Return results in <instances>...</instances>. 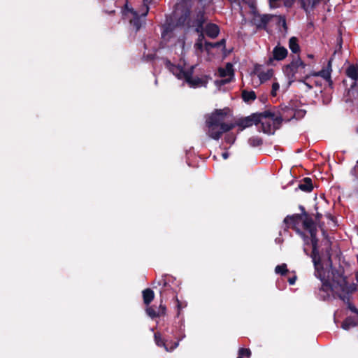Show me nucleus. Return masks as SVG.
Here are the masks:
<instances>
[{"mask_svg": "<svg viewBox=\"0 0 358 358\" xmlns=\"http://www.w3.org/2000/svg\"><path fill=\"white\" fill-rule=\"evenodd\" d=\"M272 17L269 15H256L252 21L258 28H264Z\"/></svg>", "mask_w": 358, "mask_h": 358, "instance_id": "nucleus-12", "label": "nucleus"}, {"mask_svg": "<svg viewBox=\"0 0 358 358\" xmlns=\"http://www.w3.org/2000/svg\"><path fill=\"white\" fill-rule=\"evenodd\" d=\"M178 345V343H174V345L171 348V350H173V349H174V348H176Z\"/></svg>", "mask_w": 358, "mask_h": 358, "instance_id": "nucleus-36", "label": "nucleus"}, {"mask_svg": "<svg viewBox=\"0 0 358 358\" xmlns=\"http://www.w3.org/2000/svg\"><path fill=\"white\" fill-rule=\"evenodd\" d=\"M229 109H216L208 115L206 118L207 135L213 139L218 140L222 135L235 127L236 124L230 122L229 118ZM259 114H252L241 119L236 125L243 130L247 127L258 123Z\"/></svg>", "mask_w": 358, "mask_h": 358, "instance_id": "nucleus-2", "label": "nucleus"}, {"mask_svg": "<svg viewBox=\"0 0 358 358\" xmlns=\"http://www.w3.org/2000/svg\"><path fill=\"white\" fill-rule=\"evenodd\" d=\"M205 32L208 36L212 38H216L219 33L220 29L218 26L213 23H208L205 28L203 27V32Z\"/></svg>", "mask_w": 358, "mask_h": 358, "instance_id": "nucleus-13", "label": "nucleus"}, {"mask_svg": "<svg viewBox=\"0 0 358 358\" xmlns=\"http://www.w3.org/2000/svg\"><path fill=\"white\" fill-rule=\"evenodd\" d=\"M282 24L284 26L285 25V19L282 20Z\"/></svg>", "mask_w": 358, "mask_h": 358, "instance_id": "nucleus-39", "label": "nucleus"}, {"mask_svg": "<svg viewBox=\"0 0 358 358\" xmlns=\"http://www.w3.org/2000/svg\"><path fill=\"white\" fill-rule=\"evenodd\" d=\"M180 43H181V47L183 48L184 47V42L181 41Z\"/></svg>", "mask_w": 358, "mask_h": 358, "instance_id": "nucleus-38", "label": "nucleus"}, {"mask_svg": "<svg viewBox=\"0 0 358 358\" xmlns=\"http://www.w3.org/2000/svg\"><path fill=\"white\" fill-rule=\"evenodd\" d=\"M242 97L245 101L248 102L255 100L256 99V95L253 91L248 92L243 90L242 92Z\"/></svg>", "mask_w": 358, "mask_h": 358, "instance_id": "nucleus-20", "label": "nucleus"}, {"mask_svg": "<svg viewBox=\"0 0 358 358\" xmlns=\"http://www.w3.org/2000/svg\"><path fill=\"white\" fill-rule=\"evenodd\" d=\"M273 72L272 69H267L266 71L262 69L260 66L255 67L253 75L257 76L259 80V83H263L266 80L271 79L273 76Z\"/></svg>", "mask_w": 358, "mask_h": 358, "instance_id": "nucleus-9", "label": "nucleus"}, {"mask_svg": "<svg viewBox=\"0 0 358 358\" xmlns=\"http://www.w3.org/2000/svg\"><path fill=\"white\" fill-rule=\"evenodd\" d=\"M146 313L151 318L159 317L157 310H155L152 306H148L145 309Z\"/></svg>", "mask_w": 358, "mask_h": 358, "instance_id": "nucleus-22", "label": "nucleus"}, {"mask_svg": "<svg viewBox=\"0 0 358 358\" xmlns=\"http://www.w3.org/2000/svg\"><path fill=\"white\" fill-rule=\"evenodd\" d=\"M248 143L251 146L255 147V146L260 145L262 144V141L260 138H259L257 136H253V137H251L248 140Z\"/></svg>", "mask_w": 358, "mask_h": 358, "instance_id": "nucleus-24", "label": "nucleus"}, {"mask_svg": "<svg viewBox=\"0 0 358 358\" xmlns=\"http://www.w3.org/2000/svg\"><path fill=\"white\" fill-rule=\"evenodd\" d=\"M170 31L169 27H166L164 32L162 34L163 37L166 36V34Z\"/></svg>", "mask_w": 358, "mask_h": 358, "instance_id": "nucleus-34", "label": "nucleus"}, {"mask_svg": "<svg viewBox=\"0 0 358 358\" xmlns=\"http://www.w3.org/2000/svg\"><path fill=\"white\" fill-rule=\"evenodd\" d=\"M357 164H358V160H357Z\"/></svg>", "mask_w": 358, "mask_h": 358, "instance_id": "nucleus-41", "label": "nucleus"}, {"mask_svg": "<svg viewBox=\"0 0 358 358\" xmlns=\"http://www.w3.org/2000/svg\"><path fill=\"white\" fill-rule=\"evenodd\" d=\"M287 55V50L284 47L277 45L272 52V57L269 58V62L273 60L280 61L284 59Z\"/></svg>", "mask_w": 358, "mask_h": 358, "instance_id": "nucleus-10", "label": "nucleus"}, {"mask_svg": "<svg viewBox=\"0 0 358 358\" xmlns=\"http://www.w3.org/2000/svg\"><path fill=\"white\" fill-rule=\"evenodd\" d=\"M331 60H329L327 69H322L319 72L314 73V77L320 76L327 81L331 82Z\"/></svg>", "mask_w": 358, "mask_h": 358, "instance_id": "nucleus-14", "label": "nucleus"}, {"mask_svg": "<svg viewBox=\"0 0 358 358\" xmlns=\"http://www.w3.org/2000/svg\"><path fill=\"white\" fill-rule=\"evenodd\" d=\"M289 46L290 50L296 53L299 50V46L297 43V39L295 37H292L289 41Z\"/></svg>", "mask_w": 358, "mask_h": 358, "instance_id": "nucleus-21", "label": "nucleus"}, {"mask_svg": "<svg viewBox=\"0 0 358 358\" xmlns=\"http://www.w3.org/2000/svg\"><path fill=\"white\" fill-rule=\"evenodd\" d=\"M284 222L288 227H292L303 238L306 244H308V238L301 232L299 227L301 224L310 236L313 246L311 257L315 268V275L323 282V288L329 287L339 298L348 305L352 312L358 313L356 308L350 302L349 294L355 288V285H348L345 278L338 271L331 268L330 257L320 262L319 252L317 249V239L316 238L317 229L313 220L306 214L287 216Z\"/></svg>", "mask_w": 358, "mask_h": 358, "instance_id": "nucleus-1", "label": "nucleus"}, {"mask_svg": "<svg viewBox=\"0 0 358 358\" xmlns=\"http://www.w3.org/2000/svg\"><path fill=\"white\" fill-rule=\"evenodd\" d=\"M166 65L173 75H175L179 79H184L189 85L190 87H196L201 85L203 82L201 79L198 78H193L192 76L193 69L192 66H191L189 69H187L185 66L183 67L180 65H173L170 62H167Z\"/></svg>", "mask_w": 358, "mask_h": 358, "instance_id": "nucleus-5", "label": "nucleus"}, {"mask_svg": "<svg viewBox=\"0 0 358 358\" xmlns=\"http://www.w3.org/2000/svg\"><path fill=\"white\" fill-rule=\"evenodd\" d=\"M222 157H223L224 159H227V158H228V156H229V155H228V153H227V152H224V153H222Z\"/></svg>", "mask_w": 358, "mask_h": 358, "instance_id": "nucleus-35", "label": "nucleus"}, {"mask_svg": "<svg viewBox=\"0 0 358 358\" xmlns=\"http://www.w3.org/2000/svg\"><path fill=\"white\" fill-rule=\"evenodd\" d=\"M306 87L307 90H310L313 88L314 85L321 86L322 83L318 80L317 77H314L313 74L306 75L303 80H300Z\"/></svg>", "mask_w": 358, "mask_h": 358, "instance_id": "nucleus-11", "label": "nucleus"}, {"mask_svg": "<svg viewBox=\"0 0 358 358\" xmlns=\"http://www.w3.org/2000/svg\"><path fill=\"white\" fill-rule=\"evenodd\" d=\"M299 188L304 192H310L313 189L311 179L309 178H305L303 182L299 185Z\"/></svg>", "mask_w": 358, "mask_h": 358, "instance_id": "nucleus-19", "label": "nucleus"}, {"mask_svg": "<svg viewBox=\"0 0 358 358\" xmlns=\"http://www.w3.org/2000/svg\"><path fill=\"white\" fill-rule=\"evenodd\" d=\"M275 271L278 274L284 275L287 273V265L285 264H282L281 265H278L275 268Z\"/></svg>", "mask_w": 358, "mask_h": 358, "instance_id": "nucleus-25", "label": "nucleus"}, {"mask_svg": "<svg viewBox=\"0 0 358 358\" xmlns=\"http://www.w3.org/2000/svg\"><path fill=\"white\" fill-rule=\"evenodd\" d=\"M280 88V85L278 83H273L272 85L271 94L275 96L277 94V92Z\"/></svg>", "mask_w": 358, "mask_h": 358, "instance_id": "nucleus-28", "label": "nucleus"}, {"mask_svg": "<svg viewBox=\"0 0 358 358\" xmlns=\"http://www.w3.org/2000/svg\"><path fill=\"white\" fill-rule=\"evenodd\" d=\"M357 280L358 281V274L357 275Z\"/></svg>", "mask_w": 358, "mask_h": 358, "instance_id": "nucleus-40", "label": "nucleus"}, {"mask_svg": "<svg viewBox=\"0 0 358 358\" xmlns=\"http://www.w3.org/2000/svg\"><path fill=\"white\" fill-rule=\"evenodd\" d=\"M159 317L164 315L166 313V306L161 303L157 309Z\"/></svg>", "mask_w": 358, "mask_h": 358, "instance_id": "nucleus-31", "label": "nucleus"}, {"mask_svg": "<svg viewBox=\"0 0 358 358\" xmlns=\"http://www.w3.org/2000/svg\"><path fill=\"white\" fill-rule=\"evenodd\" d=\"M358 324V314L355 317H349L342 324V328L345 330H349Z\"/></svg>", "mask_w": 358, "mask_h": 358, "instance_id": "nucleus-15", "label": "nucleus"}, {"mask_svg": "<svg viewBox=\"0 0 358 358\" xmlns=\"http://www.w3.org/2000/svg\"><path fill=\"white\" fill-rule=\"evenodd\" d=\"M189 16V11L188 10H185L184 13L178 18L177 25L182 27L187 26V27H195L196 31L200 34L194 46L196 50L202 51L203 45L205 43L204 36L203 34V25L206 19L203 11H199L193 21L190 20Z\"/></svg>", "mask_w": 358, "mask_h": 358, "instance_id": "nucleus-3", "label": "nucleus"}, {"mask_svg": "<svg viewBox=\"0 0 358 358\" xmlns=\"http://www.w3.org/2000/svg\"><path fill=\"white\" fill-rule=\"evenodd\" d=\"M150 2H151V0H144L145 8H144V11L141 14V16L145 17L147 15V14L148 13V10H149L148 4L150 3Z\"/></svg>", "mask_w": 358, "mask_h": 358, "instance_id": "nucleus-29", "label": "nucleus"}, {"mask_svg": "<svg viewBox=\"0 0 358 358\" xmlns=\"http://www.w3.org/2000/svg\"><path fill=\"white\" fill-rule=\"evenodd\" d=\"M305 114H306V110H299L295 112L294 116V117L298 119V118L303 117L305 115Z\"/></svg>", "mask_w": 358, "mask_h": 358, "instance_id": "nucleus-30", "label": "nucleus"}, {"mask_svg": "<svg viewBox=\"0 0 358 358\" xmlns=\"http://www.w3.org/2000/svg\"><path fill=\"white\" fill-rule=\"evenodd\" d=\"M123 15L125 18L128 19L131 24H132L136 30L141 27L140 14L132 8H129L128 5L126 4L125 9L123 12Z\"/></svg>", "mask_w": 358, "mask_h": 358, "instance_id": "nucleus-8", "label": "nucleus"}, {"mask_svg": "<svg viewBox=\"0 0 358 358\" xmlns=\"http://www.w3.org/2000/svg\"><path fill=\"white\" fill-rule=\"evenodd\" d=\"M296 281V277L292 278L289 279V282L290 285H294Z\"/></svg>", "mask_w": 358, "mask_h": 358, "instance_id": "nucleus-33", "label": "nucleus"}, {"mask_svg": "<svg viewBox=\"0 0 358 358\" xmlns=\"http://www.w3.org/2000/svg\"><path fill=\"white\" fill-rule=\"evenodd\" d=\"M237 358H243V356L241 354H238V356Z\"/></svg>", "mask_w": 358, "mask_h": 358, "instance_id": "nucleus-37", "label": "nucleus"}, {"mask_svg": "<svg viewBox=\"0 0 358 358\" xmlns=\"http://www.w3.org/2000/svg\"><path fill=\"white\" fill-rule=\"evenodd\" d=\"M217 76L220 77V79L215 81V84L217 87H220L229 83L234 76L233 65L231 63H227L225 67L219 68Z\"/></svg>", "mask_w": 358, "mask_h": 358, "instance_id": "nucleus-7", "label": "nucleus"}, {"mask_svg": "<svg viewBox=\"0 0 358 358\" xmlns=\"http://www.w3.org/2000/svg\"><path fill=\"white\" fill-rule=\"evenodd\" d=\"M278 0H269V3H270V6L271 8H275L276 7V4H275V2L277 1Z\"/></svg>", "mask_w": 358, "mask_h": 358, "instance_id": "nucleus-32", "label": "nucleus"}, {"mask_svg": "<svg viewBox=\"0 0 358 358\" xmlns=\"http://www.w3.org/2000/svg\"><path fill=\"white\" fill-rule=\"evenodd\" d=\"M224 43H225L224 40H222L220 42L215 43L205 41L204 48H205L206 50L209 51L210 48H214V47H218L220 45H224Z\"/></svg>", "mask_w": 358, "mask_h": 358, "instance_id": "nucleus-23", "label": "nucleus"}, {"mask_svg": "<svg viewBox=\"0 0 358 358\" xmlns=\"http://www.w3.org/2000/svg\"><path fill=\"white\" fill-rule=\"evenodd\" d=\"M305 66L306 64L299 58H297L285 67L284 72L289 78V84L294 81L296 75H302L305 73Z\"/></svg>", "mask_w": 358, "mask_h": 358, "instance_id": "nucleus-6", "label": "nucleus"}, {"mask_svg": "<svg viewBox=\"0 0 358 358\" xmlns=\"http://www.w3.org/2000/svg\"><path fill=\"white\" fill-rule=\"evenodd\" d=\"M238 354H241L246 357H250L251 355V351L250 349L241 348L238 350Z\"/></svg>", "mask_w": 358, "mask_h": 358, "instance_id": "nucleus-27", "label": "nucleus"}, {"mask_svg": "<svg viewBox=\"0 0 358 358\" xmlns=\"http://www.w3.org/2000/svg\"><path fill=\"white\" fill-rule=\"evenodd\" d=\"M155 340L156 342V344L158 346H164L166 351H169L166 345H165L164 342L163 341L161 335L159 334H155Z\"/></svg>", "mask_w": 358, "mask_h": 358, "instance_id": "nucleus-26", "label": "nucleus"}, {"mask_svg": "<svg viewBox=\"0 0 358 358\" xmlns=\"http://www.w3.org/2000/svg\"><path fill=\"white\" fill-rule=\"evenodd\" d=\"M346 75L356 82L358 79V67L355 65L350 66L346 70Z\"/></svg>", "mask_w": 358, "mask_h": 358, "instance_id": "nucleus-18", "label": "nucleus"}, {"mask_svg": "<svg viewBox=\"0 0 358 358\" xmlns=\"http://www.w3.org/2000/svg\"><path fill=\"white\" fill-rule=\"evenodd\" d=\"M258 122L261 123L262 131L267 134H271L279 128L282 117L275 113L270 111H264L259 114Z\"/></svg>", "mask_w": 358, "mask_h": 358, "instance_id": "nucleus-4", "label": "nucleus"}, {"mask_svg": "<svg viewBox=\"0 0 358 358\" xmlns=\"http://www.w3.org/2000/svg\"><path fill=\"white\" fill-rule=\"evenodd\" d=\"M301 7L306 11L310 12L317 4L320 0H300Z\"/></svg>", "mask_w": 358, "mask_h": 358, "instance_id": "nucleus-16", "label": "nucleus"}, {"mask_svg": "<svg viewBox=\"0 0 358 358\" xmlns=\"http://www.w3.org/2000/svg\"><path fill=\"white\" fill-rule=\"evenodd\" d=\"M154 297H155V294L152 289L148 288L143 291V302L148 306L152 302V301L154 299Z\"/></svg>", "mask_w": 358, "mask_h": 358, "instance_id": "nucleus-17", "label": "nucleus"}]
</instances>
